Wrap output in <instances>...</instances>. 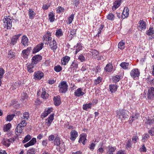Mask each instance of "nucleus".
<instances>
[{"label": "nucleus", "mask_w": 154, "mask_h": 154, "mask_svg": "<svg viewBox=\"0 0 154 154\" xmlns=\"http://www.w3.org/2000/svg\"><path fill=\"white\" fill-rule=\"evenodd\" d=\"M59 92L61 93H65L68 90V85L65 81L61 82L58 86Z\"/></svg>", "instance_id": "nucleus-1"}, {"label": "nucleus", "mask_w": 154, "mask_h": 154, "mask_svg": "<svg viewBox=\"0 0 154 154\" xmlns=\"http://www.w3.org/2000/svg\"><path fill=\"white\" fill-rule=\"evenodd\" d=\"M116 117L121 121H123L128 118L127 112L124 110H119L117 111Z\"/></svg>", "instance_id": "nucleus-2"}, {"label": "nucleus", "mask_w": 154, "mask_h": 154, "mask_svg": "<svg viewBox=\"0 0 154 154\" xmlns=\"http://www.w3.org/2000/svg\"><path fill=\"white\" fill-rule=\"evenodd\" d=\"M4 26L5 27H7V29H10L12 26L11 20L8 17H5L3 19Z\"/></svg>", "instance_id": "nucleus-3"}, {"label": "nucleus", "mask_w": 154, "mask_h": 154, "mask_svg": "<svg viewBox=\"0 0 154 154\" xmlns=\"http://www.w3.org/2000/svg\"><path fill=\"white\" fill-rule=\"evenodd\" d=\"M147 98L149 99H154V88L152 87L148 88L147 94Z\"/></svg>", "instance_id": "nucleus-4"}, {"label": "nucleus", "mask_w": 154, "mask_h": 154, "mask_svg": "<svg viewBox=\"0 0 154 154\" xmlns=\"http://www.w3.org/2000/svg\"><path fill=\"white\" fill-rule=\"evenodd\" d=\"M140 74V72L139 69L137 68L132 69L130 72L131 76L134 79L135 78L138 77Z\"/></svg>", "instance_id": "nucleus-5"}, {"label": "nucleus", "mask_w": 154, "mask_h": 154, "mask_svg": "<svg viewBox=\"0 0 154 154\" xmlns=\"http://www.w3.org/2000/svg\"><path fill=\"white\" fill-rule=\"evenodd\" d=\"M42 59V57L39 55H37L33 57L32 59V64H36Z\"/></svg>", "instance_id": "nucleus-6"}, {"label": "nucleus", "mask_w": 154, "mask_h": 154, "mask_svg": "<svg viewBox=\"0 0 154 154\" xmlns=\"http://www.w3.org/2000/svg\"><path fill=\"white\" fill-rule=\"evenodd\" d=\"M44 74L41 71H38L35 72L34 75V79L35 80H40L44 77Z\"/></svg>", "instance_id": "nucleus-7"}, {"label": "nucleus", "mask_w": 154, "mask_h": 154, "mask_svg": "<svg viewBox=\"0 0 154 154\" xmlns=\"http://www.w3.org/2000/svg\"><path fill=\"white\" fill-rule=\"evenodd\" d=\"M15 140V139L14 138H10L9 139H4L2 141V142L3 145L6 146H9L11 143L13 142Z\"/></svg>", "instance_id": "nucleus-8"}, {"label": "nucleus", "mask_w": 154, "mask_h": 154, "mask_svg": "<svg viewBox=\"0 0 154 154\" xmlns=\"http://www.w3.org/2000/svg\"><path fill=\"white\" fill-rule=\"evenodd\" d=\"M31 50V48L29 47L27 48L26 49L22 51V56L24 58L27 59L28 58V55Z\"/></svg>", "instance_id": "nucleus-9"}, {"label": "nucleus", "mask_w": 154, "mask_h": 154, "mask_svg": "<svg viewBox=\"0 0 154 154\" xmlns=\"http://www.w3.org/2000/svg\"><path fill=\"white\" fill-rule=\"evenodd\" d=\"M106 154H113L114 152L116 150V147L109 145L106 147Z\"/></svg>", "instance_id": "nucleus-10"}, {"label": "nucleus", "mask_w": 154, "mask_h": 154, "mask_svg": "<svg viewBox=\"0 0 154 154\" xmlns=\"http://www.w3.org/2000/svg\"><path fill=\"white\" fill-rule=\"evenodd\" d=\"M82 88H78L74 92V95L76 97H79L83 95L85 93L83 91Z\"/></svg>", "instance_id": "nucleus-11"}, {"label": "nucleus", "mask_w": 154, "mask_h": 154, "mask_svg": "<svg viewBox=\"0 0 154 154\" xmlns=\"http://www.w3.org/2000/svg\"><path fill=\"white\" fill-rule=\"evenodd\" d=\"M21 35V34L16 35L12 37L11 40V44L13 45L15 44L18 39L19 38Z\"/></svg>", "instance_id": "nucleus-12"}, {"label": "nucleus", "mask_w": 154, "mask_h": 154, "mask_svg": "<svg viewBox=\"0 0 154 154\" xmlns=\"http://www.w3.org/2000/svg\"><path fill=\"white\" fill-rule=\"evenodd\" d=\"M43 45L44 44L42 43L37 45L32 50L33 54L39 51L42 48Z\"/></svg>", "instance_id": "nucleus-13"}, {"label": "nucleus", "mask_w": 154, "mask_h": 154, "mask_svg": "<svg viewBox=\"0 0 154 154\" xmlns=\"http://www.w3.org/2000/svg\"><path fill=\"white\" fill-rule=\"evenodd\" d=\"M26 68L28 72L29 73L32 72L35 70V66L34 64H26Z\"/></svg>", "instance_id": "nucleus-14"}, {"label": "nucleus", "mask_w": 154, "mask_h": 154, "mask_svg": "<svg viewBox=\"0 0 154 154\" xmlns=\"http://www.w3.org/2000/svg\"><path fill=\"white\" fill-rule=\"evenodd\" d=\"M129 10L127 7H125L123 10V11L122 15V17L123 19H125L127 18L129 14Z\"/></svg>", "instance_id": "nucleus-15"}, {"label": "nucleus", "mask_w": 154, "mask_h": 154, "mask_svg": "<svg viewBox=\"0 0 154 154\" xmlns=\"http://www.w3.org/2000/svg\"><path fill=\"white\" fill-rule=\"evenodd\" d=\"M36 142V139L35 138H32V140L28 143L24 145V146L26 148L29 146L34 145Z\"/></svg>", "instance_id": "nucleus-16"}, {"label": "nucleus", "mask_w": 154, "mask_h": 154, "mask_svg": "<svg viewBox=\"0 0 154 154\" xmlns=\"http://www.w3.org/2000/svg\"><path fill=\"white\" fill-rule=\"evenodd\" d=\"M29 39L27 37L24 35L22 37L21 43L22 44L25 46H26L28 45Z\"/></svg>", "instance_id": "nucleus-17"}, {"label": "nucleus", "mask_w": 154, "mask_h": 154, "mask_svg": "<svg viewBox=\"0 0 154 154\" xmlns=\"http://www.w3.org/2000/svg\"><path fill=\"white\" fill-rule=\"evenodd\" d=\"M53 111V108L51 107L48 108L46 109L44 113L42 114V117L44 118L47 116L50 113Z\"/></svg>", "instance_id": "nucleus-18"}, {"label": "nucleus", "mask_w": 154, "mask_h": 154, "mask_svg": "<svg viewBox=\"0 0 154 154\" xmlns=\"http://www.w3.org/2000/svg\"><path fill=\"white\" fill-rule=\"evenodd\" d=\"M78 132L75 130H72L70 132V140H74L78 136Z\"/></svg>", "instance_id": "nucleus-19"}, {"label": "nucleus", "mask_w": 154, "mask_h": 154, "mask_svg": "<svg viewBox=\"0 0 154 154\" xmlns=\"http://www.w3.org/2000/svg\"><path fill=\"white\" fill-rule=\"evenodd\" d=\"M54 114L50 115L48 118L46 120V123L48 126H49L51 124L54 119Z\"/></svg>", "instance_id": "nucleus-20"}, {"label": "nucleus", "mask_w": 154, "mask_h": 154, "mask_svg": "<svg viewBox=\"0 0 154 154\" xmlns=\"http://www.w3.org/2000/svg\"><path fill=\"white\" fill-rule=\"evenodd\" d=\"M51 49L53 52H55L57 48V45L56 42L54 39L53 40L52 42L49 44Z\"/></svg>", "instance_id": "nucleus-21"}, {"label": "nucleus", "mask_w": 154, "mask_h": 154, "mask_svg": "<svg viewBox=\"0 0 154 154\" xmlns=\"http://www.w3.org/2000/svg\"><path fill=\"white\" fill-rule=\"evenodd\" d=\"M28 13L29 18L30 19H34L36 14L35 13L32 9H29Z\"/></svg>", "instance_id": "nucleus-22"}, {"label": "nucleus", "mask_w": 154, "mask_h": 154, "mask_svg": "<svg viewBox=\"0 0 154 154\" xmlns=\"http://www.w3.org/2000/svg\"><path fill=\"white\" fill-rule=\"evenodd\" d=\"M57 149L61 152H63L65 150V148L64 142L62 141L61 142L60 144L57 147Z\"/></svg>", "instance_id": "nucleus-23"}, {"label": "nucleus", "mask_w": 154, "mask_h": 154, "mask_svg": "<svg viewBox=\"0 0 154 154\" xmlns=\"http://www.w3.org/2000/svg\"><path fill=\"white\" fill-rule=\"evenodd\" d=\"M122 0H116L114 2L113 6L112 7V10H116L117 8L119 7L121 3Z\"/></svg>", "instance_id": "nucleus-24"}, {"label": "nucleus", "mask_w": 154, "mask_h": 154, "mask_svg": "<svg viewBox=\"0 0 154 154\" xmlns=\"http://www.w3.org/2000/svg\"><path fill=\"white\" fill-rule=\"evenodd\" d=\"M138 27L139 29H140L141 30L145 29L146 28L145 22L143 20H140L138 24Z\"/></svg>", "instance_id": "nucleus-25"}, {"label": "nucleus", "mask_w": 154, "mask_h": 154, "mask_svg": "<svg viewBox=\"0 0 154 154\" xmlns=\"http://www.w3.org/2000/svg\"><path fill=\"white\" fill-rule=\"evenodd\" d=\"M110 91L112 93H114L116 91L118 87L117 85L116 84H111L109 85Z\"/></svg>", "instance_id": "nucleus-26"}, {"label": "nucleus", "mask_w": 154, "mask_h": 154, "mask_svg": "<svg viewBox=\"0 0 154 154\" xmlns=\"http://www.w3.org/2000/svg\"><path fill=\"white\" fill-rule=\"evenodd\" d=\"M129 63H128L123 62L121 63L120 66L123 69L127 70L129 69Z\"/></svg>", "instance_id": "nucleus-27"}, {"label": "nucleus", "mask_w": 154, "mask_h": 154, "mask_svg": "<svg viewBox=\"0 0 154 154\" xmlns=\"http://www.w3.org/2000/svg\"><path fill=\"white\" fill-rule=\"evenodd\" d=\"M24 128L20 126V125H18L17 127L15 130V133L17 135H19L20 134L22 133L23 130Z\"/></svg>", "instance_id": "nucleus-28"}, {"label": "nucleus", "mask_w": 154, "mask_h": 154, "mask_svg": "<svg viewBox=\"0 0 154 154\" xmlns=\"http://www.w3.org/2000/svg\"><path fill=\"white\" fill-rule=\"evenodd\" d=\"M48 96L49 95L46 93L45 89L43 88L42 89L41 97L44 99H46L48 98Z\"/></svg>", "instance_id": "nucleus-29"}, {"label": "nucleus", "mask_w": 154, "mask_h": 154, "mask_svg": "<svg viewBox=\"0 0 154 154\" xmlns=\"http://www.w3.org/2000/svg\"><path fill=\"white\" fill-rule=\"evenodd\" d=\"M69 60L70 57L67 56H66L63 57L61 60L62 64L64 65H66Z\"/></svg>", "instance_id": "nucleus-30"}, {"label": "nucleus", "mask_w": 154, "mask_h": 154, "mask_svg": "<svg viewBox=\"0 0 154 154\" xmlns=\"http://www.w3.org/2000/svg\"><path fill=\"white\" fill-rule=\"evenodd\" d=\"M112 66L111 64L109 63L106 65L104 69L106 72H110L112 70Z\"/></svg>", "instance_id": "nucleus-31"}, {"label": "nucleus", "mask_w": 154, "mask_h": 154, "mask_svg": "<svg viewBox=\"0 0 154 154\" xmlns=\"http://www.w3.org/2000/svg\"><path fill=\"white\" fill-rule=\"evenodd\" d=\"M146 33L147 35H151L152 38H154V32L153 28L150 27L149 29L146 31Z\"/></svg>", "instance_id": "nucleus-32"}, {"label": "nucleus", "mask_w": 154, "mask_h": 154, "mask_svg": "<svg viewBox=\"0 0 154 154\" xmlns=\"http://www.w3.org/2000/svg\"><path fill=\"white\" fill-rule=\"evenodd\" d=\"M82 46L80 44H78L77 45L74 47L75 51V54H76L80 51L82 49Z\"/></svg>", "instance_id": "nucleus-33"}, {"label": "nucleus", "mask_w": 154, "mask_h": 154, "mask_svg": "<svg viewBox=\"0 0 154 154\" xmlns=\"http://www.w3.org/2000/svg\"><path fill=\"white\" fill-rule=\"evenodd\" d=\"M48 18L51 22H53L55 20V15L53 12H51L48 14Z\"/></svg>", "instance_id": "nucleus-34"}, {"label": "nucleus", "mask_w": 154, "mask_h": 154, "mask_svg": "<svg viewBox=\"0 0 154 154\" xmlns=\"http://www.w3.org/2000/svg\"><path fill=\"white\" fill-rule=\"evenodd\" d=\"M86 137L85 135L81 134L80 135V138L79 141V143H82L84 145L85 144V142L86 140Z\"/></svg>", "instance_id": "nucleus-35"}, {"label": "nucleus", "mask_w": 154, "mask_h": 154, "mask_svg": "<svg viewBox=\"0 0 154 154\" xmlns=\"http://www.w3.org/2000/svg\"><path fill=\"white\" fill-rule=\"evenodd\" d=\"M54 103L55 105L58 106L60 103V98L58 97H56L54 98Z\"/></svg>", "instance_id": "nucleus-36"}, {"label": "nucleus", "mask_w": 154, "mask_h": 154, "mask_svg": "<svg viewBox=\"0 0 154 154\" xmlns=\"http://www.w3.org/2000/svg\"><path fill=\"white\" fill-rule=\"evenodd\" d=\"M92 105V103H91L84 104L83 106V109L85 110H88V109L91 108Z\"/></svg>", "instance_id": "nucleus-37"}, {"label": "nucleus", "mask_w": 154, "mask_h": 154, "mask_svg": "<svg viewBox=\"0 0 154 154\" xmlns=\"http://www.w3.org/2000/svg\"><path fill=\"white\" fill-rule=\"evenodd\" d=\"M146 120L145 122L146 124H148L149 125H151L154 123V120L150 117H148L147 118H146Z\"/></svg>", "instance_id": "nucleus-38"}, {"label": "nucleus", "mask_w": 154, "mask_h": 154, "mask_svg": "<svg viewBox=\"0 0 154 154\" xmlns=\"http://www.w3.org/2000/svg\"><path fill=\"white\" fill-rule=\"evenodd\" d=\"M107 19L109 20L113 21L115 18V16L112 13H109L106 16Z\"/></svg>", "instance_id": "nucleus-39"}, {"label": "nucleus", "mask_w": 154, "mask_h": 154, "mask_svg": "<svg viewBox=\"0 0 154 154\" xmlns=\"http://www.w3.org/2000/svg\"><path fill=\"white\" fill-rule=\"evenodd\" d=\"M56 35L58 37L62 36L63 35V33L61 29H59L56 30Z\"/></svg>", "instance_id": "nucleus-40"}, {"label": "nucleus", "mask_w": 154, "mask_h": 154, "mask_svg": "<svg viewBox=\"0 0 154 154\" xmlns=\"http://www.w3.org/2000/svg\"><path fill=\"white\" fill-rule=\"evenodd\" d=\"M93 57L95 58H98L97 56L98 55L99 53L98 51L95 50H93L91 51Z\"/></svg>", "instance_id": "nucleus-41"}, {"label": "nucleus", "mask_w": 154, "mask_h": 154, "mask_svg": "<svg viewBox=\"0 0 154 154\" xmlns=\"http://www.w3.org/2000/svg\"><path fill=\"white\" fill-rule=\"evenodd\" d=\"M8 57L10 59H14L15 57L14 53L12 50H10L8 53Z\"/></svg>", "instance_id": "nucleus-42"}, {"label": "nucleus", "mask_w": 154, "mask_h": 154, "mask_svg": "<svg viewBox=\"0 0 154 154\" xmlns=\"http://www.w3.org/2000/svg\"><path fill=\"white\" fill-rule=\"evenodd\" d=\"M11 125L10 123H9L5 125L4 127L3 130L4 131H8L10 129L11 127Z\"/></svg>", "instance_id": "nucleus-43"}, {"label": "nucleus", "mask_w": 154, "mask_h": 154, "mask_svg": "<svg viewBox=\"0 0 154 154\" xmlns=\"http://www.w3.org/2000/svg\"><path fill=\"white\" fill-rule=\"evenodd\" d=\"M121 76L119 75H116L112 78V80L114 82H118L121 79Z\"/></svg>", "instance_id": "nucleus-44"}, {"label": "nucleus", "mask_w": 154, "mask_h": 154, "mask_svg": "<svg viewBox=\"0 0 154 154\" xmlns=\"http://www.w3.org/2000/svg\"><path fill=\"white\" fill-rule=\"evenodd\" d=\"M65 11V9L61 6L58 7L56 9V12L58 14L62 13Z\"/></svg>", "instance_id": "nucleus-45"}, {"label": "nucleus", "mask_w": 154, "mask_h": 154, "mask_svg": "<svg viewBox=\"0 0 154 154\" xmlns=\"http://www.w3.org/2000/svg\"><path fill=\"white\" fill-rule=\"evenodd\" d=\"M102 78L100 76L97 77V79L94 80V83L95 85H96L100 83L102 81Z\"/></svg>", "instance_id": "nucleus-46"}, {"label": "nucleus", "mask_w": 154, "mask_h": 154, "mask_svg": "<svg viewBox=\"0 0 154 154\" xmlns=\"http://www.w3.org/2000/svg\"><path fill=\"white\" fill-rule=\"evenodd\" d=\"M31 138V136L30 135H27V136L25 137L24 139L23 140V143H25L30 140Z\"/></svg>", "instance_id": "nucleus-47"}, {"label": "nucleus", "mask_w": 154, "mask_h": 154, "mask_svg": "<svg viewBox=\"0 0 154 154\" xmlns=\"http://www.w3.org/2000/svg\"><path fill=\"white\" fill-rule=\"evenodd\" d=\"M74 17V14H71L69 17L68 18V22L67 24H70L72 22Z\"/></svg>", "instance_id": "nucleus-48"}, {"label": "nucleus", "mask_w": 154, "mask_h": 154, "mask_svg": "<svg viewBox=\"0 0 154 154\" xmlns=\"http://www.w3.org/2000/svg\"><path fill=\"white\" fill-rule=\"evenodd\" d=\"M118 48L120 49H122L125 48V42L123 41H121L118 44Z\"/></svg>", "instance_id": "nucleus-49"}, {"label": "nucleus", "mask_w": 154, "mask_h": 154, "mask_svg": "<svg viewBox=\"0 0 154 154\" xmlns=\"http://www.w3.org/2000/svg\"><path fill=\"white\" fill-rule=\"evenodd\" d=\"M60 143V138L58 137H56L54 140V144L57 146Z\"/></svg>", "instance_id": "nucleus-50"}, {"label": "nucleus", "mask_w": 154, "mask_h": 154, "mask_svg": "<svg viewBox=\"0 0 154 154\" xmlns=\"http://www.w3.org/2000/svg\"><path fill=\"white\" fill-rule=\"evenodd\" d=\"M132 142L131 139H129L126 142V148L127 149L131 147Z\"/></svg>", "instance_id": "nucleus-51"}, {"label": "nucleus", "mask_w": 154, "mask_h": 154, "mask_svg": "<svg viewBox=\"0 0 154 154\" xmlns=\"http://www.w3.org/2000/svg\"><path fill=\"white\" fill-rule=\"evenodd\" d=\"M149 137V135L147 133L144 134L142 136V141H145V140H146Z\"/></svg>", "instance_id": "nucleus-52"}, {"label": "nucleus", "mask_w": 154, "mask_h": 154, "mask_svg": "<svg viewBox=\"0 0 154 154\" xmlns=\"http://www.w3.org/2000/svg\"><path fill=\"white\" fill-rule=\"evenodd\" d=\"M139 116V113H136L134 115L132 116L130 121H131V122H132L134 120L137 119Z\"/></svg>", "instance_id": "nucleus-53"}, {"label": "nucleus", "mask_w": 154, "mask_h": 154, "mask_svg": "<svg viewBox=\"0 0 154 154\" xmlns=\"http://www.w3.org/2000/svg\"><path fill=\"white\" fill-rule=\"evenodd\" d=\"M62 69L61 66L59 65H57L54 67V70L57 72H60Z\"/></svg>", "instance_id": "nucleus-54"}, {"label": "nucleus", "mask_w": 154, "mask_h": 154, "mask_svg": "<svg viewBox=\"0 0 154 154\" xmlns=\"http://www.w3.org/2000/svg\"><path fill=\"white\" fill-rule=\"evenodd\" d=\"M90 72L92 74V75H95L97 73V71L95 68L92 67L90 68Z\"/></svg>", "instance_id": "nucleus-55"}, {"label": "nucleus", "mask_w": 154, "mask_h": 154, "mask_svg": "<svg viewBox=\"0 0 154 154\" xmlns=\"http://www.w3.org/2000/svg\"><path fill=\"white\" fill-rule=\"evenodd\" d=\"M29 117V114L28 112H25L23 113V119L25 120H27Z\"/></svg>", "instance_id": "nucleus-56"}, {"label": "nucleus", "mask_w": 154, "mask_h": 154, "mask_svg": "<svg viewBox=\"0 0 154 154\" xmlns=\"http://www.w3.org/2000/svg\"><path fill=\"white\" fill-rule=\"evenodd\" d=\"M26 124L27 122L25 120H23L18 125H20V126L24 128V127L26 125Z\"/></svg>", "instance_id": "nucleus-57"}, {"label": "nucleus", "mask_w": 154, "mask_h": 154, "mask_svg": "<svg viewBox=\"0 0 154 154\" xmlns=\"http://www.w3.org/2000/svg\"><path fill=\"white\" fill-rule=\"evenodd\" d=\"M35 152L34 149H31L27 150L26 154H35Z\"/></svg>", "instance_id": "nucleus-58"}, {"label": "nucleus", "mask_w": 154, "mask_h": 154, "mask_svg": "<svg viewBox=\"0 0 154 154\" xmlns=\"http://www.w3.org/2000/svg\"><path fill=\"white\" fill-rule=\"evenodd\" d=\"M14 116L15 115L14 114L8 115L7 117V120L8 121H11L13 119Z\"/></svg>", "instance_id": "nucleus-59"}, {"label": "nucleus", "mask_w": 154, "mask_h": 154, "mask_svg": "<svg viewBox=\"0 0 154 154\" xmlns=\"http://www.w3.org/2000/svg\"><path fill=\"white\" fill-rule=\"evenodd\" d=\"M27 97V96L26 93H23L21 94V100H24L26 99Z\"/></svg>", "instance_id": "nucleus-60"}, {"label": "nucleus", "mask_w": 154, "mask_h": 154, "mask_svg": "<svg viewBox=\"0 0 154 154\" xmlns=\"http://www.w3.org/2000/svg\"><path fill=\"white\" fill-rule=\"evenodd\" d=\"M78 59L81 62H83L85 60V58L82 54H80L79 56Z\"/></svg>", "instance_id": "nucleus-61"}, {"label": "nucleus", "mask_w": 154, "mask_h": 154, "mask_svg": "<svg viewBox=\"0 0 154 154\" xmlns=\"http://www.w3.org/2000/svg\"><path fill=\"white\" fill-rule=\"evenodd\" d=\"M138 139V136H134L132 138V141L134 143H135L137 142Z\"/></svg>", "instance_id": "nucleus-62"}, {"label": "nucleus", "mask_w": 154, "mask_h": 154, "mask_svg": "<svg viewBox=\"0 0 154 154\" xmlns=\"http://www.w3.org/2000/svg\"><path fill=\"white\" fill-rule=\"evenodd\" d=\"M78 67V64L77 62L74 61L73 62L72 64L70 66V67L71 68H76Z\"/></svg>", "instance_id": "nucleus-63"}, {"label": "nucleus", "mask_w": 154, "mask_h": 154, "mask_svg": "<svg viewBox=\"0 0 154 154\" xmlns=\"http://www.w3.org/2000/svg\"><path fill=\"white\" fill-rule=\"evenodd\" d=\"M148 133L151 136H154V128H152L149 131Z\"/></svg>", "instance_id": "nucleus-64"}]
</instances>
